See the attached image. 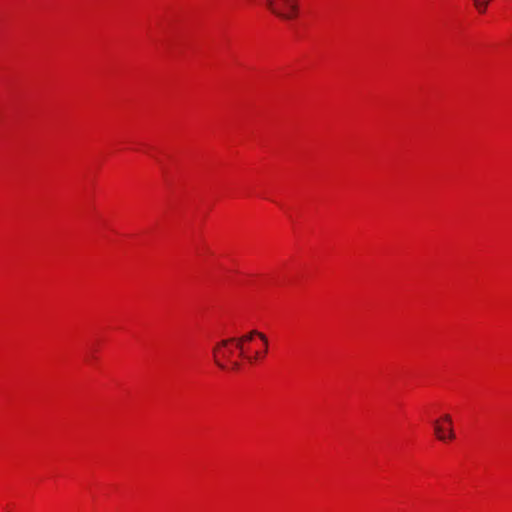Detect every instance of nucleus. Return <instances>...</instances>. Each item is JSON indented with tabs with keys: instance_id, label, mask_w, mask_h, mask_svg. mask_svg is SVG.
<instances>
[{
	"instance_id": "4",
	"label": "nucleus",
	"mask_w": 512,
	"mask_h": 512,
	"mask_svg": "<svg viewBox=\"0 0 512 512\" xmlns=\"http://www.w3.org/2000/svg\"><path fill=\"white\" fill-rule=\"evenodd\" d=\"M443 420L448 424L447 427L440 424L439 421L434 422V432L437 438L440 441H445L447 438L454 439L455 435L452 429V419L450 415H444Z\"/></svg>"
},
{
	"instance_id": "5",
	"label": "nucleus",
	"mask_w": 512,
	"mask_h": 512,
	"mask_svg": "<svg viewBox=\"0 0 512 512\" xmlns=\"http://www.w3.org/2000/svg\"><path fill=\"white\" fill-rule=\"evenodd\" d=\"M490 1L491 0H473L476 9L480 13H485L486 12L488 4H489Z\"/></svg>"
},
{
	"instance_id": "2",
	"label": "nucleus",
	"mask_w": 512,
	"mask_h": 512,
	"mask_svg": "<svg viewBox=\"0 0 512 512\" xmlns=\"http://www.w3.org/2000/svg\"><path fill=\"white\" fill-rule=\"evenodd\" d=\"M266 5L275 16L285 21L296 18L299 12L297 0H266Z\"/></svg>"
},
{
	"instance_id": "3",
	"label": "nucleus",
	"mask_w": 512,
	"mask_h": 512,
	"mask_svg": "<svg viewBox=\"0 0 512 512\" xmlns=\"http://www.w3.org/2000/svg\"><path fill=\"white\" fill-rule=\"evenodd\" d=\"M255 336L259 337L263 341L264 345L267 346L268 339H267L266 335L257 330H252L249 333H247L241 337H231L230 338L235 343V346L238 349L239 357L245 358L250 363L262 358L266 353V350L264 351L263 354H259L258 352H256L255 355H253V356L248 355L246 353L245 343L251 341Z\"/></svg>"
},
{
	"instance_id": "1",
	"label": "nucleus",
	"mask_w": 512,
	"mask_h": 512,
	"mask_svg": "<svg viewBox=\"0 0 512 512\" xmlns=\"http://www.w3.org/2000/svg\"><path fill=\"white\" fill-rule=\"evenodd\" d=\"M236 351L238 349L230 338L217 342L212 349L215 364L221 369H239V362L233 360Z\"/></svg>"
}]
</instances>
